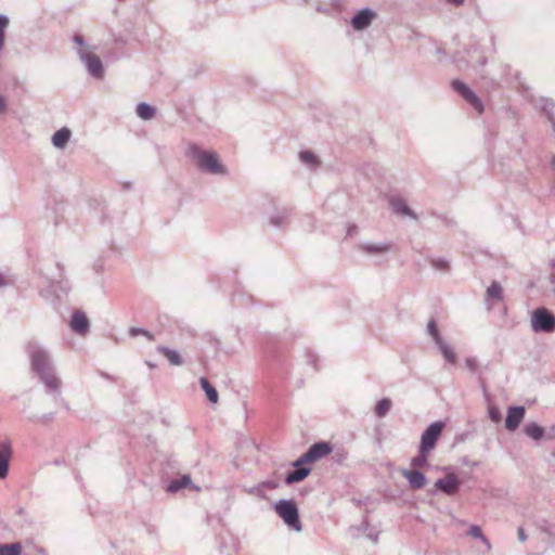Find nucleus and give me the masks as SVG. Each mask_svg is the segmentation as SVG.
<instances>
[{
    "instance_id": "obj_1",
    "label": "nucleus",
    "mask_w": 555,
    "mask_h": 555,
    "mask_svg": "<svg viewBox=\"0 0 555 555\" xmlns=\"http://www.w3.org/2000/svg\"><path fill=\"white\" fill-rule=\"evenodd\" d=\"M31 370L44 384L48 393L55 398L61 396V379L55 374V367L50 351L39 344H30L28 349Z\"/></svg>"
},
{
    "instance_id": "obj_2",
    "label": "nucleus",
    "mask_w": 555,
    "mask_h": 555,
    "mask_svg": "<svg viewBox=\"0 0 555 555\" xmlns=\"http://www.w3.org/2000/svg\"><path fill=\"white\" fill-rule=\"evenodd\" d=\"M188 156L205 173L212 176L228 175L227 167L215 151H205L196 144H191L188 149Z\"/></svg>"
},
{
    "instance_id": "obj_3",
    "label": "nucleus",
    "mask_w": 555,
    "mask_h": 555,
    "mask_svg": "<svg viewBox=\"0 0 555 555\" xmlns=\"http://www.w3.org/2000/svg\"><path fill=\"white\" fill-rule=\"evenodd\" d=\"M73 41L78 46L76 53L88 74L95 79H102L104 67L100 57L93 52V48L88 46L79 34L74 35Z\"/></svg>"
},
{
    "instance_id": "obj_4",
    "label": "nucleus",
    "mask_w": 555,
    "mask_h": 555,
    "mask_svg": "<svg viewBox=\"0 0 555 555\" xmlns=\"http://www.w3.org/2000/svg\"><path fill=\"white\" fill-rule=\"evenodd\" d=\"M274 511L289 529L302 531L298 506L294 500H279L274 504Z\"/></svg>"
},
{
    "instance_id": "obj_5",
    "label": "nucleus",
    "mask_w": 555,
    "mask_h": 555,
    "mask_svg": "<svg viewBox=\"0 0 555 555\" xmlns=\"http://www.w3.org/2000/svg\"><path fill=\"white\" fill-rule=\"evenodd\" d=\"M531 328L534 333H553L555 317L544 307L537 308L531 314Z\"/></svg>"
},
{
    "instance_id": "obj_6",
    "label": "nucleus",
    "mask_w": 555,
    "mask_h": 555,
    "mask_svg": "<svg viewBox=\"0 0 555 555\" xmlns=\"http://www.w3.org/2000/svg\"><path fill=\"white\" fill-rule=\"evenodd\" d=\"M446 427L444 422L437 421L431 423L422 434L420 448L424 451H431L441 436L443 429Z\"/></svg>"
},
{
    "instance_id": "obj_7",
    "label": "nucleus",
    "mask_w": 555,
    "mask_h": 555,
    "mask_svg": "<svg viewBox=\"0 0 555 555\" xmlns=\"http://www.w3.org/2000/svg\"><path fill=\"white\" fill-rule=\"evenodd\" d=\"M452 89L457 92L475 111L483 113L485 106L479 96L463 81L453 80Z\"/></svg>"
},
{
    "instance_id": "obj_8",
    "label": "nucleus",
    "mask_w": 555,
    "mask_h": 555,
    "mask_svg": "<svg viewBox=\"0 0 555 555\" xmlns=\"http://www.w3.org/2000/svg\"><path fill=\"white\" fill-rule=\"evenodd\" d=\"M11 456V441L7 436L0 435V479H3L8 476Z\"/></svg>"
},
{
    "instance_id": "obj_9",
    "label": "nucleus",
    "mask_w": 555,
    "mask_h": 555,
    "mask_svg": "<svg viewBox=\"0 0 555 555\" xmlns=\"http://www.w3.org/2000/svg\"><path fill=\"white\" fill-rule=\"evenodd\" d=\"M357 248L359 251L363 253L364 255L377 256V255H384V254L389 253L392 248V244L390 242L375 243V242L365 241V242H361Z\"/></svg>"
},
{
    "instance_id": "obj_10",
    "label": "nucleus",
    "mask_w": 555,
    "mask_h": 555,
    "mask_svg": "<svg viewBox=\"0 0 555 555\" xmlns=\"http://www.w3.org/2000/svg\"><path fill=\"white\" fill-rule=\"evenodd\" d=\"M47 288L41 289V295L46 298H49L50 295H54L60 298L62 295H66L69 291L68 281L63 279L62 274H60V279L57 281H47Z\"/></svg>"
},
{
    "instance_id": "obj_11",
    "label": "nucleus",
    "mask_w": 555,
    "mask_h": 555,
    "mask_svg": "<svg viewBox=\"0 0 555 555\" xmlns=\"http://www.w3.org/2000/svg\"><path fill=\"white\" fill-rule=\"evenodd\" d=\"M375 17V11L370 8H364L354 14L351 18V25L356 30H364L371 26Z\"/></svg>"
},
{
    "instance_id": "obj_12",
    "label": "nucleus",
    "mask_w": 555,
    "mask_h": 555,
    "mask_svg": "<svg viewBox=\"0 0 555 555\" xmlns=\"http://www.w3.org/2000/svg\"><path fill=\"white\" fill-rule=\"evenodd\" d=\"M435 488L447 495H453L460 488V480L455 474H448L444 478H439L435 482Z\"/></svg>"
},
{
    "instance_id": "obj_13",
    "label": "nucleus",
    "mask_w": 555,
    "mask_h": 555,
    "mask_svg": "<svg viewBox=\"0 0 555 555\" xmlns=\"http://www.w3.org/2000/svg\"><path fill=\"white\" fill-rule=\"evenodd\" d=\"M69 325L70 328L80 336H85L90 330L89 320L81 310H75L73 312Z\"/></svg>"
},
{
    "instance_id": "obj_14",
    "label": "nucleus",
    "mask_w": 555,
    "mask_h": 555,
    "mask_svg": "<svg viewBox=\"0 0 555 555\" xmlns=\"http://www.w3.org/2000/svg\"><path fill=\"white\" fill-rule=\"evenodd\" d=\"M401 474L408 480L410 488L413 490L423 489L426 485V477L418 469H402Z\"/></svg>"
},
{
    "instance_id": "obj_15",
    "label": "nucleus",
    "mask_w": 555,
    "mask_h": 555,
    "mask_svg": "<svg viewBox=\"0 0 555 555\" xmlns=\"http://www.w3.org/2000/svg\"><path fill=\"white\" fill-rule=\"evenodd\" d=\"M333 451V447L330 442L320 441L315 442L307 450L308 457L311 459V462L314 463L326 455H328Z\"/></svg>"
},
{
    "instance_id": "obj_16",
    "label": "nucleus",
    "mask_w": 555,
    "mask_h": 555,
    "mask_svg": "<svg viewBox=\"0 0 555 555\" xmlns=\"http://www.w3.org/2000/svg\"><path fill=\"white\" fill-rule=\"evenodd\" d=\"M525 408L524 406H512L507 411V416L505 420V427L507 430L513 431L518 428L525 416Z\"/></svg>"
},
{
    "instance_id": "obj_17",
    "label": "nucleus",
    "mask_w": 555,
    "mask_h": 555,
    "mask_svg": "<svg viewBox=\"0 0 555 555\" xmlns=\"http://www.w3.org/2000/svg\"><path fill=\"white\" fill-rule=\"evenodd\" d=\"M292 217V209L284 207L282 209L275 210L269 217V224L275 228H283L288 224Z\"/></svg>"
},
{
    "instance_id": "obj_18",
    "label": "nucleus",
    "mask_w": 555,
    "mask_h": 555,
    "mask_svg": "<svg viewBox=\"0 0 555 555\" xmlns=\"http://www.w3.org/2000/svg\"><path fill=\"white\" fill-rule=\"evenodd\" d=\"M390 206L392 208V211L397 215H400L403 217H410L413 219L416 218V216L413 214V211L410 209V207L406 205V203L400 197L391 198Z\"/></svg>"
},
{
    "instance_id": "obj_19",
    "label": "nucleus",
    "mask_w": 555,
    "mask_h": 555,
    "mask_svg": "<svg viewBox=\"0 0 555 555\" xmlns=\"http://www.w3.org/2000/svg\"><path fill=\"white\" fill-rule=\"evenodd\" d=\"M437 348L439 349L440 353L444 358V360L450 364L456 363V354L453 350V348L443 339L441 338L437 343H435Z\"/></svg>"
},
{
    "instance_id": "obj_20",
    "label": "nucleus",
    "mask_w": 555,
    "mask_h": 555,
    "mask_svg": "<svg viewBox=\"0 0 555 555\" xmlns=\"http://www.w3.org/2000/svg\"><path fill=\"white\" fill-rule=\"evenodd\" d=\"M311 472L310 467H299L292 472H289L285 477L286 485H293L299 481H302L305 478L309 476Z\"/></svg>"
},
{
    "instance_id": "obj_21",
    "label": "nucleus",
    "mask_w": 555,
    "mask_h": 555,
    "mask_svg": "<svg viewBox=\"0 0 555 555\" xmlns=\"http://www.w3.org/2000/svg\"><path fill=\"white\" fill-rule=\"evenodd\" d=\"M70 135L72 132L68 128H61L52 135V144L57 149H63L69 141Z\"/></svg>"
},
{
    "instance_id": "obj_22",
    "label": "nucleus",
    "mask_w": 555,
    "mask_h": 555,
    "mask_svg": "<svg viewBox=\"0 0 555 555\" xmlns=\"http://www.w3.org/2000/svg\"><path fill=\"white\" fill-rule=\"evenodd\" d=\"M191 485H192L191 477L189 475H183L180 478L171 480L168 483L166 490H167V492L176 493V492L180 491L183 488L191 487Z\"/></svg>"
},
{
    "instance_id": "obj_23",
    "label": "nucleus",
    "mask_w": 555,
    "mask_h": 555,
    "mask_svg": "<svg viewBox=\"0 0 555 555\" xmlns=\"http://www.w3.org/2000/svg\"><path fill=\"white\" fill-rule=\"evenodd\" d=\"M135 114L142 120H151L156 115V108L149 103H139L135 107Z\"/></svg>"
},
{
    "instance_id": "obj_24",
    "label": "nucleus",
    "mask_w": 555,
    "mask_h": 555,
    "mask_svg": "<svg viewBox=\"0 0 555 555\" xmlns=\"http://www.w3.org/2000/svg\"><path fill=\"white\" fill-rule=\"evenodd\" d=\"M524 431L529 438L533 439L534 441L541 440L545 434V429L534 422L528 423L524 427Z\"/></svg>"
},
{
    "instance_id": "obj_25",
    "label": "nucleus",
    "mask_w": 555,
    "mask_h": 555,
    "mask_svg": "<svg viewBox=\"0 0 555 555\" xmlns=\"http://www.w3.org/2000/svg\"><path fill=\"white\" fill-rule=\"evenodd\" d=\"M156 350L159 353L164 354L168 359V361L170 362L171 365L179 366L183 363L181 356L176 350H172L165 346H157Z\"/></svg>"
},
{
    "instance_id": "obj_26",
    "label": "nucleus",
    "mask_w": 555,
    "mask_h": 555,
    "mask_svg": "<svg viewBox=\"0 0 555 555\" xmlns=\"http://www.w3.org/2000/svg\"><path fill=\"white\" fill-rule=\"evenodd\" d=\"M299 159L309 169H314L320 165V160L317 155L310 151L300 152Z\"/></svg>"
},
{
    "instance_id": "obj_27",
    "label": "nucleus",
    "mask_w": 555,
    "mask_h": 555,
    "mask_svg": "<svg viewBox=\"0 0 555 555\" xmlns=\"http://www.w3.org/2000/svg\"><path fill=\"white\" fill-rule=\"evenodd\" d=\"M199 384L202 386V389L204 390V392L206 393L208 400L211 402V403H217L218 402V399H219V396H218V391L217 389L208 382L207 378L205 377H202L199 379Z\"/></svg>"
},
{
    "instance_id": "obj_28",
    "label": "nucleus",
    "mask_w": 555,
    "mask_h": 555,
    "mask_svg": "<svg viewBox=\"0 0 555 555\" xmlns=\"http://www.w3.org/2000/svg\"><path fill=\"white\" fill-rule=\"evenodd\" d=\"M391 406H392V402L389 398L380 399L375 405V409H374L375 415L380 418L385 417L388 414V412L391 410Z\"/></svg>"
},
{
    "instance_id": "obj_29",
    "label": "nucleus",
    "mask_w": 555,
    "mask_h": 555,
    "mask_svg": "<svg viewBox=\"0 0 555 555\" xmlns=\"http://www.w3.org/2000/svg\"><path fill=\"white\" fill-rule=\"evenodd\" d=\"M429 451H424L418 448V454L411 460V466L414 468H422L428 464Z\"/></svg>"
},
{
    "instance_id": "obj_30",
    "label": "nucleus",
    "mask_w": 555,
    "mask_h": 555,
    "mask_svg": "<svg viewBox=\"0 0 555 555\" xmlns=\"http://www.w3.org/2000/svg\"><path fill=\"white\" fill-rule=\"evenodd\" d=\"M487 297L495 300L503 299V288L499 282L493 281L490 284V286L487 288Z\"/></svg>"
},
{
    "instance_id": "obj_31",
    "label": "nucleus",
    "mask_w": 555,
    "mask_h": 555,
    "mask_svg": "<svg viewBox=\"0 0 555 555\" xmlns=\"http://www.w3.org/2000/svg\"><path fill=\"white\" fill-rule=\"evenodd\" d=\"M22 545L21 543H10L0 545V555H21Z\"/></svg>"
},
{
    "instance_id": "obj_32",
    "label": "nucleus",
    "mask_w": 555,
    "mask_h": 555,
    "mask_svg": "<svg viewBox=\"0 0 555 555\" xmlns=\"http://www.w3.org/2000/svg\"><path fill=\"white\" fill-rule=\"evenodd\" d=\"M543 111L552 126V131L555 133V104L546 101L543 105Z\"/></svg>"
},
{
    "instance_id": "obj_33",
    "label": "nucleus",
    "mask_w": 555,
    "mask_h": 555,
    "mask_svg": "<svg viewBox=\"0 0 555 555\" xmlns=\"http://www.w3.org/2000/svg\"><path fill=\"white\" fill-rule=\"evenodd\" d=\"M10 25V18L5 14H0V51L4 48L5 31Z\"/></svg>"
},
{
    "instance_id": "obj_34",
    "label": "nucleus",
    "mask_w": 555,
    "mask_h": 555,
    "mask_svg": "<svg viewBox=\"0 0 555 555\" xmlns=\"http://www.w3.org/2000/svg\"><path fill=\"white\" fill-rule=\"evenodd\" d=\"M430 264L434 269L440 271V272H448L450 269V262L446 258H433L430 260Z\"/></svg>"
},
{
    "instance_id": "obj_35",
    "label": "nucleus",
    "mask_w": 555,
    "mask_h": 555,
    "mask_svg": "<svg viewBox=\"0 0 555 555\" xmlns=\"http://www.w3.org/2000/svg\"><path fill=\"white\" fill-rule=\"evenodd\" d=\"M427 333L433 338L434 343H437L442 338L434 319H430L427 323Z\"/></svg>"
},
{
    "instance_id": "obj_36",
    "label": "nucleus",
    "mask_w": 555,
    "mask_h": 555,
    "mask_svg": "<svg viewBox=\"0 0 555 555\" xmlns=\"http://www.w3.org/2000/svg\"><path fill=\"white\" fill-rule=\"evenodd\" d=\"M315 227H317V220L313 216L307 215L302 219V228L305 231L312 232L315 230Z\"/></svg>"
},
{
    "instance_id": "obj_37",
    "label": "nucleus",
    "mask_w": 555,
    "mask_h": 555,
    "mask_svg": "<svg viewBox=\"0 0 555 555\" xmlns=\"http://www.w3.org/2000/svg\"><path fill=\"white\" fill-rule=\"evenodd\" d=\"M308 463H312V462H311V459L308 457V453L306 451L299 459H297L295 462H293V466L295 468L305 467L304 465L308 464Z\"/></svg>"
},
{
    "instance_id": "obj_38",
    "label": "nucleus",
    "mask_w": 555,
    "mask_h": 555,
    "mask_svg": "<svg viewBox=\"0 0 555 555\" xmlns=\"http://www.w3.org/2000/svg\"><path fill=\"white\" fill-rule=\"evenodd\" d=\"M467 534L473 538H476V539H480V540L483 539V533H482L481 528L476 525H473L469 527Z\"/></svg>"
},
{
    "instance_id": "obj_39",
    "label": "nucleus",
    "mask_w": 555,
    "mask_h": 555,
    "mask_svg": "<svg viewBox=\"0 0 555 555\" xmlns=\"http://www.w3.org/2000/svg\"><path fill=\"white\" fill-rule=\"evenodd\" d=\"M489 417L493 422H499L501 420V413L496 406H494V405L489 406Z\"/></svg>"
},
{
    "instance_id": "obj_40",
    "label": "nucleus",
    "mask_w": 555,
    "mask_h": 555,
    "mask_svg": "<svg viewBox=\"0 0 555 555\" xmlns=\"http://www.w3.org/2000/svg\"><path fill=\"white\" fill-rule=\"evenodd\" d=\"M465 365L472 372H475L478 367V363H477L476 359L470 358V357L465 359Z\"/></svg>"
},
{
    "instance_id": "obj_41",
    "label": "nucleus",
    "mask_w": 555,
    "mask_h": 555,
    "mask_svg": "<svg viewBox=\"0 0 555 555\" xmlns=\"http://www.w3.org/2000/svg\"><path fill=\"white\" fill-rule=\"evenodd\" d=\"M145 331L146 330L141 328V327H130L129 335L132 336V337H135L138 335H144Z\"/></svg>"
},
{
    "instance_id": "obj_42",
    "label": "nucleus",
    "mask_w": 555,
    "mask_h": 555,
    "mask_svg": "<svg viewBox=\"0 0 555 555\" xmlns=\"http://www.w3.org/2000/svg\"><path fill=\"white\" fill-rule=\"evenodd\" d=\"M7 108H8L7 100L2 94H0V114L5 113Z\"/></svg>"
},
{
    "instance_id": "obj_43",
    "label": "nucleus",
    "mask_w": 555,
    "mask_h": 555,
    "mask_svg": "<svg viewBox=\"0 0 555 555\" xmlns=\"http://www.w3.org/2000/svg\"><path fill=\"white\" fill-rule=\"evenodd\" d=\"M517 535H518V540H519L520 542H525V541L527 540V534H526V532H525V530H524V528H522V527H519V528H518V530H517Z\"/></svg>"
},
{
    "instance_id": "obj_44",
    "label": "nucleus",
    "mask_w": 555,
    "mask_h": 555,
    "mask_svg": "<svg viewBox=\"0 0 555 555\" xmlns=\"http://www.w3.org/2000/svg\"><path fill=\"white\" fill-rule=\"evenodd\" d=\"M358 233V227L356 224H351L347 228V236H352Z\"/></svg>"
},
{
    "instance_id": "obj_45",
    "label": "nucleus",
    "mask_w": 555,
    "mask_h": 555,
    "mask_svg": "<svg viewBox=\"0 0 555 555\" xmlns=\"http://www.w3.org/2000/svg\"><path fill=\"white\" fill-rule=\"evenodd\" d=\"M446 2L454 7H462L465 3V0H446Z\"/></svg>"
},
{
    "instance_id": "obj_46",
    "label": "nucleus",
    "mask_w": 555,
    "mask_h": 555,
    "mask_svg": "<svg viewBox=\"0 0 555 555\" xmlns=\"http://www.w3.org/2000/svg\"><path fill=\"white\" fill-rule=\"evenodd\" d=\"M480 541L483 543V545L486 546L487 551L491 550V543H490V541L485 535H483V539H481Z\"/></svg>"
},
{
    "instance_id": "obj_47",
    "label": "nucleus",
    "mask_w": 555,
    "mask_h": 555,
    "mask_svg": "<svg viewBox=\"0 0 555 555\" xmlns=\"http://www.w3.org/2000/svg\"><path fill=\"white\" fill-rule=\"evenodd\" d=\"M552 170H553V175H554V186H553V191L555 192V155H554V158L552 160Z\"/></svg>"
},
{
    "instance_id": "obj_48",
    "label": "nucleus",
    "mask_w": 555,
    "mask_h": 555,
    "mask_svg": "<svg viewBox=\"0 0 555 555\" xmlns=\"http://www.w3.org/2000/svg\"><path fill=\"white\" fill-rule=\"evenodd\" d=\"M144 336H145L149 340H154V339H155L154 335H153L152 333H150L149 331H145Z\"/></svg>"
},
{
    "instance_id": "obj_49",
    "label": "nucleus",
    "mask_w": 555,
    "mask_h": 555,
    "mask_svg": "<svg viewBox=\"0 0 555 555\" xmlns=\"http://www.w3.org/2000/svg\"><path fill=\"white\" fill-rule=\"evenodd\" d=\"M486 57H480L479 59V65L483 66L486 64Z\"/></svg>"
},
{
    "instance_id": "obj_50",
    "label": "nucleus",
    "mask_w": 555,
    "mask_h": 555,
    "mask_svg": "<svg viewBox=\"0 0 555 555\" xmlns=\"http://www.w3.org/2000/svg\"><path fill=\"white\" fill-rule=\"evenodd\" d=\"M146 364H147V365H149V367H151V369H154V367H155V364H154V363H152V362H146Z\"/></svg>"
},
{
    "instance_id": "obj_51",
    "label": "nucleus",
    "mask_w": 555,
    "mask_h": 555,
    "mask_svg": "<svg viewBox=\"0 0 555 555\" xmlns=\"http://www.w3.org/2000/svg\"><path fill=\"white\" fill-rule=\"evenodd\" d=\"M2 285H3V278H2V275L0 274V286H2Z\"/></svg>"
}]
</instances>
